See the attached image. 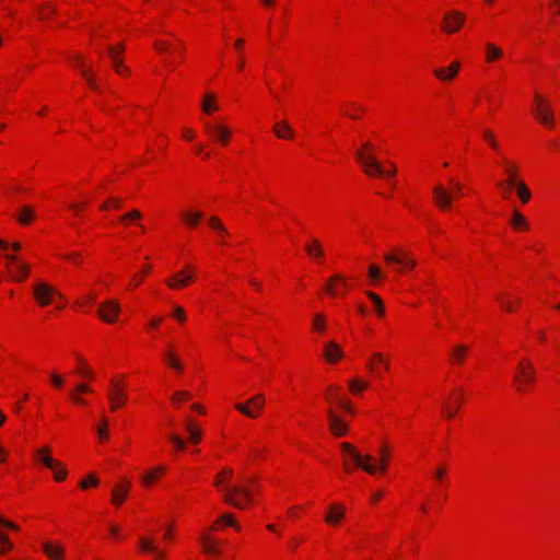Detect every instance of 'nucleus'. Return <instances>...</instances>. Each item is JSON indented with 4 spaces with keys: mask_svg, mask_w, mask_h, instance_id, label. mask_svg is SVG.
Segmentation results:
<instances>
[{
    "mask_svg": "<svg viewBox=\"0 0 560 560\" xmlns=\"http://www.w3.org/2000/svg\"><path fill=\"white\" fill-rule=\"evenodd\" d=\"M35 214L33 209L30 206H24L22 211L20 212L18 219L20 223L22 224H28L33 219Z\"/></svg>",
    "mask_w": 560,
    "mask_h": 560,
    "instance_id": "nucleus-39",
    "label": "nucleus"
},
{
    "mask_svg": "<svg viewBox=\"0 0 560 560\" xmlns=\"http://www.w3.org/2000/svg\"><path fill=\"white\" fill-rule=\"evenodd\" d=\"M206 129L214 140L223 144L228 143L231 135V131L228 127L223 125L206 124Z\"/></svg>",
    "mask_w": 560,
    "mask_h": 560,
    "instance_id": "nucleus-15",
    "label": "nucleus"
},
{
    "mask_svg": "<svg viewBox=\"0 0 560 560\" xmlns=\"http://www.w3.org/2000/svg\"><path fill=\"white\" fill-rule=\"evenodd\" d=\"M194 267L187 266L186 269L176 272L166 283L171 289L184 288L194 279Z\"/></svg>",
    "mask_w": 560,
    "mask_h": 560,
    "instance_id": "nucleus-11",
    "label": "nucleus"
},
{
    "mask_svg": "<svg viewBox=\"0 0 560 560\" xmlns=\"http://www.w3.org/2000/svg\"><path fill=\"white\" fill-rule=\"evenodd\" d=\"M33 293L36 302L40 306H46L50 304L54 301L55 296L63 299L60 292H58L55 288L44 282L35 284Z\"/></svg>",
    "mask_w": 560,
    "mask_h": 560,
    "instance_id": "nucleus-5",
    "label": "nucleus"
},
{
    "mask_svg": "<svg viewBox=\"0 0 560 560\" xmlns=\"http://www.w3.org/2000/svg\"><path fill=\"white\" fill-rule=\"evenodd\" d=\"M465 15L458 11H450L444 15L442 30L447 34L457 32L464 24Z\"/></svg>",
    "mask_w": 560,
    "mask_h": 560,
    "instance_id": "nucleus-10",
    "label": "nucleus"
},
{
    "mask_svg": "<svg viewBox=\"0 0 560 560\" xmlns=\"http://www.w3.org/2000/svg\"><path fill=\"white\" fill-rule=\"evenodd\" d=\"M224 501L234 508L244 509L253 501V491L248 486L233 485L224 486Z\"/></svg>",
    "mask_w": 560,
    "mask_h": 560,
    "instance_id": "nucleus-2",
    "label": "nucleus"
},
{
    "mask_svg": "<svg viewBox=\"0 0 560 560\" xmlns=\"http://www.w3.org/2000/svg\"><path fill=\"white\" fill-rule=\"evenodd\" d=\"M349 388L352 393L355 394L368 388V383L358 378H352L349 381Z\"/></svg>",
    "mask_w": 560,
    "mask_h": 560,
    "instance_id": "nucleus-43",
    "label": "nucleus"
},
{
    "mask_svg": "<svg viewBox=\"0 0 560 560\" xmlns=\"http://www.w3.org/2000/svg\"><path fill=\"white\" fill-rule=\"evenodd\" d=\"M337 283L346 285V278L339 273L328 278L325 285V291L331 296L338 295Z\"/></svg>",
    "mask_w": 560,
    "mask_h": 560,
    "instance_id": "nucleus-24",
    "label": "nucleus"
},
{
    "mask_svg": "<svg viewBox=\"0 0 560 560\" xmlns=\"http://www.w3.org/2000/svg\"><path fill=\"white\" fill-rule=\"evenodd\" d=\"M504 173L506 174V185L505 186H515L517 183L522 182L518 178V170L515 165L509 163L506 160L503 161Z\"/></svg>",
    "mask_w": 560,
    "mask_h": 560,
    "instance_id": "nucleus-23",
    "label": "nucleus"
},
{
    "mask_svg": "<svg viewBox=\"0 0 560 560\" xmlns=\"http://www.w3.org/2000/svg\"><path fill=\"white\" fill-rule=\"evenodd\" d=\"M273 132L280 139H289V138H291L293 136L292 128L284 120H281V121H278V122L275 124Z\"/></svg>",
    "mask_w": 560,
    "mask_h": 560,
    "instance_id": "nucleus-25",
    "label": "nucleus"
},
{
    "mask_svg": "<svg viewBox=\"0 0 560 560\" xmlns=\"http://www.w3.org/2000/svg\"><path fill=\"white\" fill-rule=\"evenodd\" d=\"M173 316L179 320V322H184L186 319V313L184 311L183 307L180 306H175L174 310H173Z\"/></svg>",
    "mask_w": 560,
    "mask_h": 560,
    "instance_id": "nucleus-53",
    "label": "nucleus"
},
{
    "mask_svg": "<svg viewBox=\"0 0 560 560\" xmlns=\"http://www.w3.org/2000/svg\"><path fill=\"white\" fill-rule=\"evenodd\" d=\"M459 402L460 399H458L457 407H448L446 404H444V411L447 418H452L457 412L459 408Z\"/></svg>",
    "mask_w": 560,
    "mask_h": 560,
    "instance_id": "nucleus-57",
    "label": "nucleus"
},
{
    "mask_svg": "<svg viewBox=\"0 0 560 560\" xmlns=\"http://www.w3.org/2000/svg\"><path fill=\"white\" fill-rule=\"evenodd\" d=\"M511 225L514 229H528V223L526 221V218L517 210L514 209L511 217Z\"/></svg>",
    "mask_w": 560,
    "mask_h": 560,
    "instance_id": "nucleus-31",
    "label": "nucleus"
},
{
    "mask_svg": "<svg viewBox=\"0 0 560 560\" xmlns=\"http://www.w3.org/2000/svg\"><path fill=\"white\" fill-rule=\"evenodd\" d=\"M164 357L172 369H174L176 372L183 371V363L173 351H167Z\"/></svg>",
    "mask_w": 560,
    "mask_h": 560,
    "instance_id": "nucleus-37",
    "label": "nucleus"
},
{
    "mask_svg": "<svg viewBox=\"0 0 560 560\" xmlns=\"http://www.w3.org/2000/svg\"><path fill=\"white\" fill-rule=\"evenodd\" d=\"M43 551L50 560H62L65 553V549L60 545L49 541L43 542Z\"/></svg>",
    "mask_w": 560,
    "mask_h": 560,
    "instance_id": "nucleus-20",
    "label": "nucleus"
},
{
    "mask_svg": "<svg viewBox=\"0 0 560 560\" xmlns=\"http://www.w3.org/2000/svg\"><path fill=\"white\" fill-rule=\"evenodd\" d=\"M313 328L318 330V331H324L325 327H326V322H325V317L323 314H316L313 318Z\"/></svg>",
    "mask_w": 560,
    "mask_h": 560,
    "instance_id": "nucleus-46",
    "label": "nucleus"
},
{
    "mask_svg": "<svg viewBox=\"0 0 560 560\" xmlns=\"http://www.w3.org/2000/svg\"><path fill=\"white\" fill-rule=\"evenodd\" d=\"M0 545H7V548H12L13 547V545L10 541L8 535L2 533V532H0Z\"/></svg>",
    "mask_w": 560,
    "mask_h": 560,
    "instance_id": "nucleus-61",
    "label": "nucleus"
},
{
    "mask_svg": "<svg viewBox=\"0 0 560 560\" xmlns=\"http://www.w3.org/2000/svg\"><path fill=\"white\" fill-rule=\"evenodd\" d=\"M329 429L336 436H343L348 432V425L331 409L327 411Z\"/></svg>",
    "mask_w": 560,
    "mask_h": 560,
    "instance_id": "nucleus-14",
    "label": "nucleus"
},
{
    "mask_svg": "<svg viewBox=\"0 0 560 560\" xmlns=\"http://www.w3.org/2000/svg\"><path fill=\"white\" fill-rule=\"evenodd\" d=\"M129 488L130 483L127 480L125 481L124 485L115 487L112 491V502L117 506L122 504L129 491Z\"/></svg>",
    "mask_w": 560,
    "mask_h": 560,
    "instance_id": "nucleus-22",
    "label": "nucleus"
},
{
    "mask_svg": "<svg viewBox=\"0 0 560 560\" xmlns=\"http://www.w3.org/2000/svg\"><path fill=\"white\" fill-rule=\"evenodd\" d=\"M341 450L349 454V456L353 459V462L355 463L357 466L361 467L364 471L373 475L375 474L376 471V466L372 463V456L371 455H365V456H362L361 454H359L354 446H352L351 444L349 443H342L341 444Z\"/></svg>",
    "mask_w": 560,
    "mask_h": 560,
    "instance_id": "nucleus-6",
    "label": "nucleus"
},
{
    "mask_svg": "<svg viewBox=\"0 0 560 560\" xmlns=\"http://www.w3.org/2000/svg\"><path fill=\"white\" fill-rule=\"evenodd\" d=\"M483 137L492 149L498 150L499 144L490 130H485Z\"/></svg>",
    "mask_w": 560,
    "mask_h": 560,
    "instance_id": "nucleus-50",
    "label": "nucleus"
},
{
    "mask_svg": "<svg viewBox=\"0 0 560 560\" xmlns=\"http://www.w3.org/2000/svg\"><path fill=\"white\" fill-rule=\"evenodd\" d=\"M450 183L452 189H447L443 185L439 184L433 188V200L434 205L440 210H447L452 207L453 199L462 195L463 185L459 182L451 178Z\"/></svg>",
    "mask_w": 560,
    "mask_h": 560,
    "instance_id": "nucleus-1",
    "label": "nucleus"
},
{
    "mask_svg": "<svg viewBox=\"0 0 560 560\" xmlns=\"http://www.w3.org/2000/svg\"><path fill=\"white\" fill-rule=\"evenodd\" d=\"M486 49H487L486 60L488 62H492L503 55L502 50L499 47H497L495 45H493L492 43H487Z\"/></svg>",
    "mask_w": 560,
    "mask_h": 560,
    "instance_id": "nucleus-36",
    "label": "nucleus"
},
{
    "mask_svg": "<svg viewBox=\"0 0 560 560\" xmlns=\"http://www.w3.org/2000/svg\"><path fill=\"white\" fill-rule=\"evenodd\" d=\"M305 252L311 259L317 260L324 257V248L317 238H311L305 245Z\"/></svg>",
    "mask_w": 560,
    "mask_h": 560,
    "instance_id": "nucleus-19",
    "label": "nucleus"
},
{
    "mask_svg": "<svg viewBox=\"0 0 560 560\" xmlns=\"http://www.w3.org/2000/svg\"><path fill=\"white\" fill-rule=\"evenodd\" d=\"M497 185L501 189L502 197L504 199H509L511 197V194H512L513 189H515V186H505L506 185V180L498 182Z\"/></svg>",
    "mask_w": 560,
    "mask_h": 560,
    "instance_id": "nucleus-49",
    "label": "nucleus"
},
{
    "mask_svg": "<svg viewBox=\"0 0 560 560\" xmlns=\"http://www.w3.org/2000/svg\"><path fill=\"white\" fill-rule=\"evenodd\" d=\"M366 295L375 304L376 313L380 316H383L385 314V307H384V304H383L382 300L380 299V296L371 291H368Z\"/></svg>",
    "mask_w": 560,
    "mask_h": 560,
    "instance_id": "nucleus-42",
    "label": "nucleus"
},
{
    "mask_svg": "<svg viewBox=\"0 0 560 560\" xmlns=\"http://www.w3.org/2000/svg\"><path fill=\"white\" fill-rule=\"evenodd\" d=\"M380 457H381L380 469H381V471H385V469H386V462H387V458H388V455H387L385 448H383L381 451Z\"/></svg>",
    "mask_w": 560,
    "mask_h": 560,
    "instance_id": "nucleus-59",
    "label": "nucleus"
},
{
    "mask_svg": "<svg viewBox=\"0 0 560 560\" xmlns=\"http://www.w3.org/2000/svg\"><path fill=\"white\" fill-rule=\"evenodd\" d=\"M98 485V479L95 475H90L88 478L83 479L80 482V487L83 490L89 489L90 487H96Z\"/></svg>",
    "mask_w": 560,
    "mask_h": 560,
    "instance_id": "nucleus-47",
    "label": "nucleus"
},
{
    "mask_svg": "<svg viewBox=\"0 0 560 560\" xmlns=\"http://www.w3.org/2000/svg\"><path fill=\"white\" fill-rule=\"evenodd\" d=\"M346 508L341 504H332L329 513L325 516V521L330 525H337L345 516Z\"/></svg>",
    "mask_w": 560,
    "mask_h": 560,
    "instance_id": "nucleus-21",
    "label": "nucleus"
},
{
    "mask_svg": "<svg viewBox=\"0 0 560 560\" xmlns=\"http://www.w3.org/2000/svg\"><path fill=\"white\" fill-rule=\"evenodd\" d=\"M201 544H202V549L206 553H209V555H220V549L218 547V542L215 539L211 538L210 536L208 535H202L201 536Z\"/></svg>",
    "mask_w": 560,
    "mask_h": 560,
    "instance_id": "nucleus-26",
    "label": "nucleus"
},
{
    "mask_svg": "<svg viewBox=\"0 0 560 560\" xmlns=\"http://www.w3.org/2000/svg\"><path fill=\"white\" fill-rule=\"evenodd\" d=\"M215 96L212 94H206L202 102V110L207 114H211L214 109H217L215 105Z\"/></svg>",
    "mask_w": 560,
    "mask_h": 560,
    "instance_id": "nucleus-40",
    "label": "nucleus"
},
{
    "mask_svg": "<svg viewBox=\"0 0 560 560\" xmlns=\"http://www.w3.org/2000/svg\"><path fill=\"white\" fill-rule=\"evenodd\" d=\"M11 272L15 280L22 281L27 277L30 272V267L26 264L16 262L14 265V269L11 270Z\"/></svg>",
    "mask_w": 560,
    "mask_h": 560,
    "instance_id": "nucleus-34",
    "label": "nucleus"
},
{
    "mask_svg": "<svg viewBox=\"0 0 560 560\" xmlns=\"http://www.w3.org/2000/svg\"><path fill=\"white\" fill-rule=\"evenodd\" d=\"M384 260L388 265H399L406 268H413L416 260L412 259L406 252L394 250L384 255Z\"/></svg>",
    "mask_w": 560,
    "mask_h": 560,
    "instance_id": "nucleus-12",
    "label": "nucleus"
},
{
    "mask_svg": "<svg viewBox=\"0 0 560 560\" xmlns=\"http://www.w3.org/2000/svg\"><path fill=\"white\" fill-rule=\"evenodd\" d=\"M74 61H75L78 68L80 69L82 77L86 80L89 85L94 90H98V86H97L93 75L89 72L88 69L84 68L83 62H82V57L75 56Z\"/></svg>",
    "mask_w": 560,
    "mask_h": 560,
    "instance_id": "nucleus-29",
    "label": "nucleus"
},
{
    "mask_svg": "<svg viewBox=\"0 0 560 560\" xmlns=\"http://www.w3.org/2000/svg\"><path fill=\"white\" fill-rule=\"evenodd\" d=\"M141 217H142V214L139 210L132 209L128 213L121 215L119 220H120V222L126 223L129 221H138L141 219Z\"/></svg>",
    "mask_w": 560,
    "mask_h": 560,
    "instance_id": "nucleus-44",
    "label": "nucleus"
},
{
    "mask_svg": "<svg viewBox=\"0 0 560 560\" xmlns=\"http://www.w3.org/2000/svg\"><path fill=\"white\" fill-rule=\"evenodd\" d=\"M107 397L110 404V409L116 410L126 404L128 395L124 387H110L107 392Z\"/></svg>",
    "mask_w": 560,
    "mask_h": 560,
    "instance_id": "nucleus-13",
    "label": "nucleus"
},
{
    "mask_svg": "<svg viewBox=\"0 0 560 560\" xmlns=\"http://www.w3.org/2000/svg\"><path fill=\"white\" fill-rule=\"evenodd\" d=\"M119 312L120 305L116 300H107L103 302L97 310L100 318L107 324L115 323Z\"/></svg>",
    "mask_w": 560,
    "mask_h": 560,
    "instance_id": "nucleus-9",
    "label": "nucleus"
},
{
    "mask_svg": "<svg viewBox=\"0 0 560 560\" xmlns=\"http://www.w3.org/2000/svg\"><path fill=\"white\" fill-rule=\"evenodd\" d=\"M36 458L38 462H40L43 465L50 469H55L56 467L60 466V463L55 460L50 456V448L48 446H43L40 448H37L35 452Z\"/></svg>",
    "mask_w": 560,
    "mask_h": 560,
    "instance_id": "nucleus-16",
    "label": "nucleus"
},
{
    "mask_svg": "<svg viewBox=\"0 0 560 560\" xmlns=\"http://www.w3.org/2000/svg\"><path fill=\"white\" fill-rule=\"evenodd\" d=\"M108 203H109L110 206H113L114 208H116V209H120V208H121V206H122V201H121V199H119V198H117V197H112V198H109V199H108Z\"/></svg>",
    "mask_w": 560,
    "mask_h": 560,
    "instance_id": "nucleus-64",
    "label": "nucleus"
},
{
    "mask_svg": "<svg viewBox=\"0 0 560 560\" xmlns=\"http://www.w3.org/2000/svg\"><path fill=\"white\" fill-rule=\"evenodd\" d=\"M337 404L347 412H352V407L350 401L343 400L341 398H337Z\"/></svg>",
    "mask_w": 560,
    "mask_h": 560,
    "instance_id": "nucleus-60",
    "label": "nucleus"
},
{
    "mask_svg": "<svg viewBox=\"0 0 560 560\" xmlns=\"http://www.w3.org/2000/svg\"><path fill=\"white\" fill-rule=\"evenodd\" d=\"M369 276L372 280H378L382 278V273L380 268L376 265H371L369 267Z\"/></svg>",
    "mask_w": 560,
    "mask_h": 560,
    "instance_id": "nucleus-52",
    "label": "nucleus"
},
{
    "mask_svg": "<svg viewBox=\"0 0 560 560\" xmlns=\"http://www.w3.org/2000/svg\"><path fill=\"white\" fill-rule=\"evenodd\" d=\"M265 404V396L258 394L245 402L235 405V409L248 418H257Z\"/></svg>",
    "mask_w": 560,
    "mask_h": 560,
    "instance_id": "nucleus-7",
    "label": "nucleus"
},
{
    "mask_svg": "<svg viewBox=\"0 0 560 560\" xmlns=\"http://www.w3.org/2000/svg\"><path fill=\"white\" fill-rule=\"evenodd\" d=\"M219 522H222L229 526L235 527L237 530H240V526L235 523L234 518L230 514H224L219 518Z\"/></svg>",
    "mask_w": 560,
    "mask_h": 560,
    "instance_id": "nucleus-51",
    "label": "nucleus"
},
{
    "mask_svg": "<svg viewBox=\"0 0 560 560\" xmlns=\"http://www.w3.org/2000/svg\"><path fill=\"white\" fill-rule=\"evenodd\" d=\"M108 56L113 62V66L118 74L122 73L124 71H127V68L122 65V59L118 56H115L114 49H108Z\"/></svg>",
    "mask_w": 560,
    "mask_h": 560,
    "instance_id": "nucleus-41",
    "label": "nucleus"
},
{
    "mask_svg": "<svg viewBox=\"0 0 560 560\" xmlns=\"http://www.w3.org/2000/svg\"><path fill=\"white\" fill-rule=\"evenodd\" d=\"M355 156L369 176L381 175L392 177L396 174L394 164H390L389 171H384L373 154H364L361 150H358Z\"/></svg>",
    "mask_w": 560,
    "mask_h": 560,
    "instance_id": "nucleus-3",
    "label": "nucleus"
},
{
    "mask_svg": "<svg viewBox=\"0 0 560 560\" xmlns=\"http://www.w3.org/2000/svg\"><path fill=\"white\" fill-rule=\"evenodd\" d=\"M515 190H516L518 198L521 199V201L523 203H526L529 201V199L532 197V192L524 180H522L515 185Z\"/></svg>",
    "mask_w": 560,
    "mask_h": 560,
    "instance_id": "nucleus-35",
    "label": "nucleus"
},
{
    "mask_svg": "<svg viewBox=\"0 0 560 560\" xmlns=\"http://www.w3.org/2000/svg\"><path fill=\"white\" fill-rule=\"evenodd\" d=\"M208 223H209V226L212 228L217 232L220 240L224 238L229 235L228 230L222 224V222L220 221L219 218L210 217Z\"/></svg>",
    "mask_w": 560,
    "mask_h": 560,
    "instance_id": "nucleus-32",
    "label": "nucleus"
},
{
    "mask_svg": "<svg viewBox=\"0 0 560 560\" xmlns=\"http://www.w3.org/2000/svg\"><path fill=\"white\" fill-rule=\"evenodd\" d=\"M536 109L535 114L540 124L546 127H552L555 124L553 112L547 101L539 94L535 95Z\"/></svg>",
    "mask_w": 560,
    "mask_h": 560,
    "instance_id": "nucleus-8",
    "label": "nucleus"
},
{
    "mask_svg": "<svg viewBox=\"0 0 560 560\" xmlns=\"http://www.w3.org/2000/svg\"><path fill=\"white\" fill-rule=\"evenodd\" d=\"M52 470L55 471V479L57 481H61V480H63L67 477V470L62 467L61 464H60L59 467H56Z\"/></svg>",
    "mask_w": 560,
    "mask_h": 560,
    "instance_id": "nucleus-54",
    "label": "nucleus"
},
{
    "mask_svg": "<svg viewBox=\"0 0 560 560\" xmlns=\"http://www.w3.org/2000/svg\"><path fill=\"white\" fill-rule=\"evenodd\" d=\"M460 68V63L458 61H453L448 68L435 69L433 74L440 79L441 81H450L454 79Z\"/></svg>",
    "mask_w": 560,
    "mask_h": 560,
    "instance_id": "nucleus-17",
    "label": "nucleus"
},
{
    "mask_svg": "<svg viewBox=\"0 0 560 560\" xmlns=\"http://www.w3.org/2000/svg\"><path fill=\"white\" fill-rule=\"evenodd\" d=\"M202 217L203 213L201 211L187 210L182 213L183 221L190 228L196 226Z\"/></svg>",
    "mask_w": 560,
    "mask_h": 560,
    "instance_id": "nucleus-27",
    "label": "nucleus"
},
{
    "mask_svg": "<svg viewBox=\"0 0 560 560\" xmlns=\"http://www.w3.org/2000/svg\"><path fill=\"white\" fill-rule=\"evenodd\" d=\"M372 359H373V362H369L368 363V369L372 373H376L377 372L374 363H376V364H384V371H388L389 362H388V359H386L383 353L374 352L372 354Z\"/></svg>",
    "mask_w": 560,
    "mask_h": 560,
    "instance_id": "nucleus-30",
    "label": "nucleus"
},
{
    "mask_svg": "<svg viewBox=\"0 0 560 560\" xmlns=\"http://www.w3.org/2000/svg\"><path fill=\"white\" fill-rule=\"evenodd\" d=\"M190 397V394L188 392H185V390H179V392H176L173 396V401H179V400H183V399H188Z\"/></svg>",
    "mask_w": 560,
    "mask_h": 560,
    "instance_id": "nucleus-58",
    "label": "nucleus"
},
{
    "mask_svg": "<svg viewBox=\"0 0 560 560\" xmlns=\"http://www.w3.org/2000/svg\"><path fill=\"white\" fill-rule=\"evenodd\" d=\"M51 381L56 387H60L63 384V378L56 373L51 374Z\"/></svg>",
    "mask_w": 560,
    "mask_h": 560,
    "instance_id": "nucleus-63",
    "label": "nucleus"
},
{
    "mask_svg": "<svg viewBox=\"0 0 560 560\" xmlns=\"http://www.w3.org/2000/svg\"><path fill=\"white\" fill-rule=\"evenodd\" d=\"M168 440L173 443L174 447L177 451L185 450V447H186L185 441L179 435H177L175 433H170Z\"/></svg>",
    "mask_w": 560,
    "mask_h": 560,
    "instance_id": "nucleus-45",
    "label": "nucleus"
},
{
    "mask_svg": "<svg viewBox=\"0 0 560 560\" xmlns=\"http://www.w3.org/2000/svg\"><path fill=\"white\" fill-rule=\"evenodd\" d=\"M165 471L164 466H156L155 468L144 472L141 476V481L145 487H149L154 480Z\"/></svg>",
    "mask_w": 560,
    "mask_h": 560,
    "instance_id": "nucleus-28",
    "label": "nucleus"
},
{
    "mask_svg": "<svg viewBox=\"0 0 560 560\" xmlns=\"http://www.w3.org/2000/svg\"><path fill=\"white\" fill-rule=\"evenodd\" d=\"M97 434L102 440L107 438V420L105 418L103 419L102 425L97 428Z\"/></svg>",
    "mask_w": 560,
    "mask_h": 560,
    "instance_id": "nucleus-56",
    "label": "nucleus"
},
{
    "mask_svg": "<svg viewBox=\"0 0 560 560\" xmlns=\"http://www.w3.org/2000/svg\"><path fill=\"white\" fill-rule=\"evenodd\" d=\"M468 352V348L464 345H458L454 348L451 360L453 363H462L465 355Z\"/></svg>",
    "mask_w": 560,
    "mask_h": 560,
    "instance_id": "nucleus-38",
    "label": "nucleus"
},
{
    "mask_svg": "<svg viewBox=\"0 0 560 560\" xmlns=\"http://www.w3.org/2000/svg\"><path fill=\"white\" fill-rule=\"evenodd\" d=\"M75 392L77 393H91L92 389L89 385H86L84 383H80L75 386Z\"/></svg>",
    "mask_w": 560,
    "mask_h": 560,
    "instance_id": "nucleus-62",
    "label": "nucleus"
},
{
    "mask_svg": "<svg viewBox=\"0 0 560 560\" xmlns=\"http://www.w3.org/2000/svg\"><path fill=\"white\" fill-rule=\"evenodd\" d=\"M81 362V368L79 369L78 373L82 376H85L88 378H93L94 377V374L91 370H89L85 365H84V362L82 360H80Z\"/></svg>",
    "mask_w": 560,
    "mask_h": 560,
    "instance_id": "nucleus-55",
    "label": "nucleus"
},
{
    "mask_svg": "<svg viewBox=\"0 0 560 560\" xmlns=\"http://www.w3.org/2000/svg\"><path fill=\"white\" fill-rule=\"evenodd\" d=\"M536 371L534 365L528 360H523L517 365V373L514 375L513 381L516 385V390L523 393L535 382Z\"/></svg>",
    "mask_w": 560,
    "mask_h": 560,
    "instance_id": "nucleus-4",
    "label": "nucleus"
},
{
    "mask_svg": "<svg viewBox=\"0 0 560 560\" xmlns=\"http://www.w3.org/2000/svg\"><path fill=\"white\" fill-rule=\"evenodd\" d=\"M185 427L186 430L188 431V440L195 444L199 443L201 440V431L195 427L194 422L190 419L186 420Z\"/></svg>",
    "mask_w": 560,
    "mask_h": 560,
    "instance_id": "nucleus-33",
    "label": "nucleus"
},
{
    "mask_svg": "<svg viewBox=\"0 0 560 560\" xmlns=\"http://www.w3.org/2000/svg\"><path fill=\"white\" fill-rule=\"evenodd\" d=\"M139 542H140V548L143 551L152 552L155 550V542L152 539L141 537Z\"/></svg>",
    "mask_w": 560,
    "mask_h": 560,
    "instance_id": "nucleus-48",
    "label": "nucleus"
},
{
    "mask_svg": "<svg viewBox=\"0 0 560 560\" xmlns=\"http://www.w3.org/2000/svg\"><path fill=\"white\" fill-rule=\"evenodd\" d=\"M342 357V350L335 341H328L324 346V358L329 362L334 363Z\"/></svg>",
    "mask_w": 560,
    "mask_h": 560,
    "instance_id": "nucleus-18",
    "label": "nucleus"
}]
</instances>
